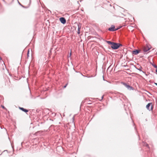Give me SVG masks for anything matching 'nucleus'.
Here are the masks:
<instances>
[{
	"label": "nucleus",
	"mask_w": 157,
	"mask_h": 157,
	"mask_svg": "<svg viewBox=\"0 0 157 157\" xmlns=\"http://www.w3.org/2000/svg\"><path fill=\"white\" fill-rule=\"evenodd\" d=\"M140 50L136 49L132 51V54L134 55H137L140 52Z\"/></svg>",
	"instance_id": "4"
},
{
	"label": "nucleus",
	"mask_w": 157,
	"mask_h": 157,
	"mask_svg": "<svg viewBox=\"0 0 157 157\" xmlns=\"http://www.w3.org/2000/svg\"><path fill=\"white\" fill-rule=\"evenodd\" d=\"M150 49V48L147 46L145 47L144 48V52H147L149 51Z\"/></svg>",
	"instance_id": "10"
},
{
	"label": "nucleus",
	"mask_w": 157,
	"mask_h": 157,
	"mask_svg": "<svg viewBox=\"0 0 157 157\" xmlns=\"http://www.w3.org/2000/svg\"><path fill=\"white\" fill-rule=\"evenodd\" d=\"M144 145H145V146L146 147H149L148 145L146 143H144Z\"/></svg>",
	"instance_id": "13"
},
{
	"label": "nucleus",
	"mask_w": 157,
	"mask_h": 157,
	"mask_svg": "<svg viewBox=\"0 0 157 157\" xmlns=\"http://www.w3.org/2000/svg\"><path fill=\"white\" fill-rule=\"evenodd\" d=\"M71 52L70 53L69 56V57H70V56H71Z\"/></svg>",
	"instance_id": "17"
},
{
	"label": "nucleus",
	"mask_w": 157,
	"mask_h": 157,
	"mask_svg": "<svg viewBox=\"0 0 157 157\" xmlns=\"http://www.w3.org/2000/svg\"><path fill=\"white\" fill-rule=\"evenodd\" d=\"M2 60V58H1V57L0 56V60Z\"/></svg>",
	"instance_id": "22"
},
{
	"label": "nucleus",
	"mask_w": 157,
	"mask_h": 157,
	"mask_svg": "<svg viewBox=\"0 0 157 157\" xmlns=\"http://www.w3.org/2000/svg\"><path fill=\"white\" fill-rule=\"evenodd\" d=\"M115 26L113 25H112L110 27L108 28V30L110 31L113 32L119 29L118 28L115 29Z\"/></svg>",
	"instance_id": "3"
},
{
	"label": "nucleus",
	"mask_w": 157,
	"mask_h": 157,
	"mask_svg": "<svg viewBox=\"0 0 157 157\" xmlns=\"http://www.w3.org/2000/svg\"><path fill=\"white\" fill-rule=\"evenodd\" d=\"M122 46V45L120 43L113 42L112 45L111 46V47L113 49L116 50Z\"/></svg>",
	"instance_id": "1"
},
{
	"label": "nucleus",
	"mask_w": 157,
	"mask_h": 157,
	"mask_svg": "<svg viewBox=\"0 0 157 157\" xmlns=\"http://www.w3.org/2000/svg\"><path fill=\"white\" fill-rule=\"evenodd\" d=\"M78 31L77 33L78 34H79L80 33V29H81V24L80 23L78 24Z\"/></svg>",
	"instance_id": "7"
},
{
	"label": "nucleus",
	"mask_w": 157,
	"mask_h": 157,
	"mask_svg": "<svg viewBox=\"0 0 157 157\" xmlns=\"http://www.w3.org/2000/svg\"><path fill=\"white\" fill-rule=\"evenodd\" d=\"M59 20L63 24H65L66 23V20L64 17H60L59 19Z\"/></svg>",
	"instance_id": "6"
},
{
	"label": "nucleus",
	"mask_w": 157,
	"mask_h": 157,
	"mask_svg": "<svg viewBox=\"0 0 157 157\" xmlns=\"http://www.w3.org/2000/svg\"><path fill=\"white\" fill-rule=\"evenodd\" d=\"M121 83L128 90H133L134 89L133 87L128 85L126 83L123 82H122Z\"/></svg>",
	"instance_id": "2"
},
{
	"label": "nucleus",
	"mask_w": 157,
	"mask_h": 157,
	"mask_svg": "<svg viewBox=\"0 0 157 157\" xmlns=\"http://www.w3.org/2000/svg\"><path fill=\"white\" fill-rule=\"evenodd\" d=\"M151 105V103H148L146 105V108L148 109V110H153V106L152 105L151 106V109H150V106Z\"/></svg>",
	"instance_id": "5"
},
{
	"label": "nucleus",
	"mask_w": 157,
	"mask_h": 157,
	"mask_svg": "<svg viewBox=\"0 0 157 157\" xmlns=\"http://www.w3.org/2000/svg\"><path fill=\"white\" fill-rule=\"evenodd\" d=\"M67 84H66L64 86V88H65L67 86Z\"/></svg>",
	"instance_id": "15"
},
{
	"label": "nucleus",
	"mask_w": 157,
	"mask_h": 157,
	"mask_svg": "<svg viewBox=\"0 0 157 157\" xmlns=\"http://www.w3.org/2000/svg\"><path fill=\"white\" fill-rule=\"evenodd\" d=\"M133 125H135V124L134 123H133Z\"/></svg>",
	"instance_id": "24"
},
{
	"label": "nucleus",
	"mask_w": 157,
	"mask_h": 157,
	"mask_svg": "<svg viewBox=\"0 0 157 157\" xmlns=\"http://www.w3.org/2000/svg\"><path fill=\"white\" fill-rule=\"evenodd\" d=\"M155 84L156 86H157V83H155Z\"/></svg>",
	"instance_id": "20"
},
{
	"label": "nucleus",
	"mask_w": 157,
	"mask_h": 157,
	"mask_svg": "<svg viewBox=\"0 0 157 157\" xmlns=\"http://www.w3.org/2000/svg\"><path fill=\"white\" fill-rule=\"evenodd\" d=\"M155 71H156V72L157 73V69L155 70Z\"/></svg>",
	"instance_id": "21"
},
{
	"label": "nucleus",
	"mask_w": 157,
	"mask_h": 157,
	"mask_svg": "<svg viewBox=\"0 0 157 157\" xmlns=\"http://www.w3.org/2000/svg\"><path fill=\"white\" fill-rule=\"evenodd\" d=\"M103 80H105V79H104V76H103Z\"/></svg>",
	"instance_id": "23"
},
{
	"label": "nucleus",
	"mask_w": 157,
	"mask_h": 157,
	"mask_svg": "<svg viewBox=\"0 0 157 157\" xmlns=\"http://www.w3.org/2000/svg\"><path fill=\"white\" fill-rule=\"evenodd\" d=\"M19 109L22 111L25 112V113H27L28 112L29 110L27 109H25L23 108L19 107Z\"/></svg>",
	"instance_id": "9"
},
{
	"label": "nucleus",
	"mask_w": 157,
	"mask_h": 157,
	"mask_svg": "<svg viewBox=\"0 0 157 157\" xmlns=\"http://www.w3.org/2000/svg\"><path fill=\"white\" fill-rule=\"evenodd\" d=\"M103 96H104V95H103V96H102V97H101V100L103 99Z\"/></svg>",
	"instance_id": "19"
},
{
	"label": "nucleus",
	"mask_w": 157,
	"mask_h": 157,
	"mask_svg": "<svg viewBox=\"0 0 157 157\" xmlns=\"http://www.w3.org/2000/svg\"><path fill=\"white\" fill-rule=\"evenodd\" d=\"M18 3L21 6H22L23 7V6L22 5H21V4L19 2V1H18Z\"/></svg>",
	"instance_id": "16"
},
{
	"label": "nucleus",
	"mask_w": 157,
	"mask_h": 157,
	"mask_svg": "<svg viewBox=\"0 0 157 157\" xmlns=\"http://www.w3.org/2000/svg\"><path fill=\"white\" fill-rule=\"evenodd\" d=\"M106 42L109 44L111 45H112L114 42L110 41H106Z\"/></svg>",
	"instance_id": "11"
},
{
	"label": "nucleus",
	"mask_w": 157,
	"mask_h": 157,
	"mask_svg": "<svg viewBox=\"0 0 157 157\" xmlns=\"http://www.w3.org/2000/svg\"><path fill=\"white\" fill-rule=\"evenodd\" d=\"M30 2H31V0H30Z\"/></svg>",
	"instance_id": "26"
},
{
	"label": "nucleus",
	"mask_w": 157,
	"mask_h": 157,
	"mask_svg": "<svg viewBox=\"0 0 157 157\" xmlns=\"http://www.w3.org/2000/svg\"><path fill=\"white\" fill-rule=\"evenodd\" d=\"M29 51L27 52L28 56H29Z\"/></svg>",
	"instance_id": "18"
},
{
	"label": "nucleus",
	"mask_w": 157,
	"mask_h": 157,
	"mask_svg": "<svg viewBox=\"0 0 157 157\" xmlns=\"http://www.w3.org/2000/svg\"><path fill=\"white\" fill-rule=\"evenodd\" d=\"M2 1H4V0H2Z\"/></svg>",
	"instance_id": "25"
},
{
	"label": "nucleus",
	"mask_w": 157,
	"mask_h": 157,
	"mask_svg": "<svg viewBox=\"0 0 157 157\" xmlns=\"http://www.w3.org/2000/svg\"><path fill=\"white\" fill-rule=\"evenodd\" d=\"M136 69H137V70H139L140 71H141L143 73L145 74V75H147V74H146V73L145 72H144V71H142V67L141 66H139L138 67V68L136 67Z\"/></svg>",
	"instance_id": "8"
},
{
	"label": "nucleus",
	"mask_w": 157,
	"mask_h": 157,
	"mask_svg": "<svg viewBox=\"0 0 157 157\" xmlns=\"http://www.w3.org/2000/svg\"><path fill=\"white\" fill-rule=\"evenodd\" d=\"M151 63L155 68H157V66L155 64H154L153 63Z\"/></svg>",
	"instance_id": "12"
},
{
	"label": "nucleus",
	"mask_w": 157,
	"mask_h": 157,
	"mask_svg": "<svg viewBox=\"0 0 157 157\" xmlns=\"http://www.w3.org/2000/svg\"><path fill=\"white\" fill-rule=\"evenodd\" d=\"M1 106L3 109H6V108L3 105H2Z\"/></svg>",
	"instance_id": "14"
}]
</instances>
